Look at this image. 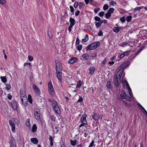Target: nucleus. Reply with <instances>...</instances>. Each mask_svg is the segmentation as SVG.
I'll return each instance as SVG.
<instances>
[{
    "label": "nucleus",
    "instance_id": "1",
    "mask_svg": "<svg viewBox=\"0 0 147 147\" xmlns=\"http://www.w3.org/2000/svg\"><path fill=\"white\" fill-rule=\"evenodd\" d=\"M100 45L99 42H95L88 45L86 48V50H92L99 47Z\"/></svg>",
    "mask_w": 147,
    "mask_h": 147
},
{
    "label": "nucleus",
    "instance_id": "2",
    "mask_svg": "<svg viewBox=\"0 0 147 147\" xmlns=\"http://www.w3.org/2000/svg\"><path fill=\"white\" fill-rule=\"evenodd\" d=\"M48 90L51 96L53 97L55 95V92L52 84V82L50 81L48 84Z\"/></svg>",
    "mask_w": 147,
    "mask_h": 147
},
{
    "label": "nucleus",
    "instance_id": "3",
    "mask_svg": "<svg viewBox=\"0 0 147 147\" xmlns=\"http://www.w3.org/2000/svg\"><path fill=\"white\" fill-rule=\"evenodd\" d=\"M34 117L36 120H41L40 111L39 109L34 111Z\"/></svg>",
    "mask_w": 147,
    "mask_h": 147
},
{
    "label": "nucleus",
    "instance_id": "4",
    "mask_svg": "<svg viewBox=\"0 0 147 147\" xmlns=\"http://www.w3.org/2000/svg\"><path fill=\"white\" fill-rule=\"evenodd\" d=\"M123 85L124 88H126L127 89L129 92H131V89L130 87L129 84L126 80H122L121 81Z\"/></svg>",
    "mask_w": 147,
    "mask_h": 147
},
{
    "label": "nucleus",
    "instance_id": "5",
    "mask_svg": "<svg viewBox=\"0 0 147 147\" xmlns=\"http://www.w3.org/2000/svg\"><path fill=\"white\" fill-rule=\"evenodd\" d=\"M114 85L116 87H118L119 85V81L118 80V78L117 75H115L114 76V78L113 79Z\"/></svg>",
    "mask_w": 147,
    "mask_h": 147
},
{
    "label": "nucleus",
    "instance_id": "6",
    "mask_svg": "<svg viewBox=\"0 0 147 147\" xmlns=\"http://www.w3.org/2000/svg\"><path fill=\"white\" fill-rule=\"evenodd\" d=\"M56 71H62L63 66L62 63L60 62H58L56 64Z\"/></svg>",
    "mask_w": 147,
    "mask_h": 147
},
{
    "label": "nucleus",
    "instance_id": "7",
    "mask_svg": "<svg viewBox=\"0 0 147 147\" xmlns=\"http://www.w3.org/2000/svg\"><path fill=\"white\" fill-rule=\"evenodd\" d=\"M33 88L36 94H39L40 93V91L37 86L34 84L32 85Z\"/></svg>",
    "mask_w": 147,
    "mask_h": 147
},
{
    "label": "nucleus",
    "instance_id": "8",
    "mask_svg": "<svg viewBox=\"0 0 147 147\" xmlns=\"http://www.w3.org/2000/svg\"><path fill=\"white\" fill-rule=\"evenodd\" d=\"M11 106L13 110H17V104L16 100H13L11 101Z\"/></svg>",
    "mask_w": 147,
    "mask_h": 147
},
{
    "label": "nucleus",
    "instance_id": "9",
    "mask_svg": "<svg viewBox=\"0 0 147 147\" xmlns=\"http://www.w3.org/2000/svg\"><path fill=\"white\" fill-rule=\"evenodd\" d=\"M48 100L51 103V104L53 108L58 106L57 101L55 100H52L51 99H49Z\"/></svg>",
    "mask_w": 147,
    "mask_h": 147
},
{
    "label": "nucleus",
    "instance_id": "10",
    "mask_svg": "<svg viewBox=\"0 0 147 147\" xmlns=\"http://www.w3.org/2000/svg\"><path fill=\"white\" fill-rule=\"evenodd\" d=\"M9 123L11 127V131L13 132L15 130L16 126L12 120H10L9 121Z\"/></svg>",
    "mask_w": 147,
    "mask_h": 147
},
{
    "label": "nucleus",
    "instance_id": "11",
    "mask_svg": "<svg viewBox=\"0 0 147 147\" xmlns=\"http://www.w3.org/2000/svg\"><path fill=\"white\" fill-rule=\"evenodd\" d=\"M56 71L57 78L60 82H61L62 78V71Z\"/></svg>",
    "mask_w": 147,
    "mask_h": 147
},
{
    "label": "nucleus",
    "instance_id": "12",
    "mask_svg": "<svg viewBox=\"0 0 147 147\" xmlns=\"http://www.w3.org/2000/svg\"><path fill=\"white\" fill-rule=\"evenodd\" d=\"M20 95L21 99L25 98H27V96L26 94L24 91V90H20Z\"/></svg>",
    "mask_w": 147,
    "mask_h": 147
},
{
    "label": "nucleus",
    "instance_id": "13",
    "mask_svg": "<svg viewBox=\"0 0 147 147\" xmlns=\"http://www.w3.org/2000/svg\"><path fill=\"white\" fill-rule=\"evenodd\" d=\"M78 59L76 57H73L69 60L68 62L71 64L74 63L77 61Z\"/></svg>",
    "mask_w": 147,
    "mask_h": 147
},
{
    "label": "nucleus",
    "instance_id": "14",
    "mask_svg": "<svg viewBox=\"0 0 147 147\" xmlns=\"http://www.w3.org/2000/svg\"><path fill=\"white\" fill-rule=\"evenodd\" d=\"M55 113L58 115H60L61 113V110L58 106L55 107L53 108Z\"/></svg>",
    "mask_w": 147,
    "mask_h": 147
},
{
    "label": "nucleus",
    "instance_id": "15",
    "mask_svg": "<svg viewBox=\"0 0 147 147\" xmlns=\"http://www.w3.org/2000/svg\"><path fill=\"white\" fill-rule=\"evenodd\" d=\"M87 115L85 114H84L82 116L81 119V122L82 123H83V122L85 123H87V121L86 119V117Z\"/></svg>",
    "mask_w": 147,
    "mask_h": 147
},
{
    "label": "nucleus",
    "instance_id": "16",
    "mask_svg": "<svg viewBox=\"0 0 147 147\" xmlns=\"http://www.w3.org/2000/svg\"><path fill=\"white\" fill-rule=\"evenodd\" d=\"M138 106L139 108L140 109V110L143 113L146 114V116H147V112L145 109L139 103L138 104Z\"/></svg>",
    "mask_w": 147,
    "mask_h": 147
},
{
    "label": "nucleus",
    "instance_id": "17",
    "mask_svg": "<svg viewBox=\"0 0 147 147\" xmlns=\"http://www.w3.org/2000/svg\"><path fill=\"white\" fill-rule=\"evenodd\" d=\"M92 117L94 120L97 121L99 120L100 116L99 114L94 113L92 116Z\"/></svg>",
    "mask_w": 147,
    "mask_h": 147
},
{
    "label": "nucleus",
    "instance_id": "18",
    "mask_svg": "<svg viewBox=\"0 0 147 147\" xmlns=\"http://www.w3.org/2000/svg\"><path fill=\"white\" fill-rule=\"evenodd\" d=\"M69 22L70 26H73L76 24V21L74 19L71 17L69 18Z\"/></svg>",
    "mask_w": 147,
    "mask_h": 147
},
{
    "label": "nucleus",
    "instance_id": "19",
    "mask_svg": "<svg viewBox=\"0 0 147 147\" xmlns=\"http://www.w3.org/2000/svg\"><path fill=\"white\" fill-rule=\"evenodd\" d=\"M9 143L10 144V146H15V140L14 138H11V140L9 142Z\"/></svg>",
    "mask_w": 147,
    "mask_h": 147
},
{
    "label": "nucleus",
    "instance_id": "20",
    "mask_svg": "<svg viewBox=\"0 0 147 147\" xmlns=\"http://www.w3.org/2000/svg\"><path fill=\"white\" fill-rule=\"evenodd\" d=\"M23 104L25 106H26L28 104V99L27 98H24L21 99Z\"/></svg>",
    "mask_w": 147,
    "mask_h": 147
},
{
    "label": "nucleus",
    "instance_id": "21",
    "mask_svg": "<svg viewBox=\"0 0 147 147\" xmlns=\"http://www.w3.org/2000/svg\"><path fill=\"white\" fill-rule=\"evenodd\" d=\"M126 97V94L125 92H123L120 94V98L121 99H124Z\"/></svg>",
    "mask_w": 147,
    "mask_h": 147
},
{
    "label": "nucleus",
    "instance_id": "22",
    "mask_svg": "<svg viewBox=\"0 0 147 147\" xmlns=\"http://www.w3.org/2000/svg\"><path fill=\"white\" fill-rule=\"evenodd\" d=\"M31 141L34 144H36L38 143V140L36 138H31Z\"/></svg>",
    "mask_w": 147,
    "mask_h": 147
},
{
    "label": "nucleus",
    "instance_id": "23",
    "mask_svg": "<svg viewBox=\"0 0 147 147\" xmlns=\"http://www.w3.org/2000/svg\"><path fill=\"white\" fill-rule=\"evenodd\" d=\"M103 23L102 21H100L98 22H96L95 23L96 26L97 28H99L100 26Z\"/></svg>",
    "mask_w": 147,
    "mask_h": 147
},
{
    "label": "nucleus",
    "instance_id": "24",
    "mask_svg": "<svg viewBox=\"0 0 147 147\" xmlns=\"http://www.w3.org/2000/svg\"><path fill=\"white\" fill-rule=\"evenodd\" d=\"M121 29V27H115L113 29V31L116 33L118 32Z\"/></svg>",
    "mask_w": 147,
    "mask_h": 147
},
{
    "label": "nucleus",
    "instance_id": "25",
    "mask_svg": "<svg viewBox=\"0 0 147 147\" xmlns=\"http://www.w3.org/2000/svg\"><path fill=\"white\" fill-rule=\"evenodd\" d=\"M89 39L88 35L86 34L85 36L82 39V41L83 42H87Z\"/></svg>",
    "mask_w": 147,
    "mask_h": 147
},
{
    "label": "nucleus",
    "instance_id": "26",
    "mask_svg": "<svg viewBox=\"0 0 147 147\" xmlns=\"http://www.w3.org/2000/svg\"><path fill=\"white\" fill-rule=\"evenodd\" d=\"M111 83V82L110 81L108 80L107 81L106 86L108 89H110L111 88L112 85Z\"/></svg>",
    "mask_w": 147,
    "mask_h": 147
},
{
    "label": "nucleus",
    "instance_id": "27",
    "mask_svg": "<svg viewBox=\"0 0 147 147\" xmlns=\"http://www.w3.org/2000/svg\"><path fill=\"white\" fill-rule=\"evenodd\" d=\"M131 92H129V94L127 95V96H126V99L127 101H131Z\"/></svg>",
    "mask_w": 147,
    "mask_h": 147
},
{
    "label": "nucleus",
    "instance_id": "28",
    "mask_svg": "<svg viewBox=\"0 0 147 147\" xmlns=\"http://www.w3.org/2000/svg\"><path fill=\"white\" fill-rule=\"evenodd\" d=\"M90 55L87 54H84L82 55V57L85 60H88L89 57Z\"/></svg>",
    "mask_w": 147,
    "mask_h": 147
},
{
    "label": "nucleus",
    "instance_id": "29",
    "mask_svg": "<svg viewBox=\"0 0 147 147\" xmlns=\"http://www.w3.org/2000/svg\"><path fill=\"white\" fill-rule=\"evenodd\" d=\"M0 78L1 80V81L4 83H5L7 81V79L5 76H1Z\"/></svg>",
    "mask_w": 147,
    "mask_h": 147
},
{
    "label": "nucleus",
    "instance_id": "30",
    "mask_svg": "<svg viewBox=\"0 0 147 147\" xmlns=\"http://www.w3.org/2000/svg\"><path fill=\"white\" fill-rule=\"evenodd\" d=\"M37 126L36 124H34L33 125L32 128V132H34L36 131L37 129Z\"/></svg>",
    "mask_w": 147,
    "mask_h": 147
},
{
    "label": "nucleus",
    "instance_id": "31",
    "mask_svg": "<svg viewBox=\"0 0 147 147\" xmlns=\"http://www.w3.org/2000/svg\"><path fill=\"white\" fill-rule=\"evenodd\" d=\"M70 142L71 145L73 146H75L77 143V140H71Z\"/></svg>",
    "mask_w": 147,
    "mask_h": 147
},
{
    "label": "nucleus",
    "instance_id": "32",
    "mask_svg": "<svg viewBox=\"0 0 147 147\" xmlns=\"http://www.w3.org/2000/svg\"><path fill=\"white\" fill-rule=\"evenodd\" d=\"M130 63V62L126 61L124 63L122 64V65L125 68H126L129 66Z\"/></svg>",
    "mask_w": 147,
    "mask_h": 147
},
{
    "label": "nucleus",
    "instance_id": "33",
    "mask_svg": "<svg viewBox=\"0 0 147 147\" xmlns=\"http://www.w3.org/2000/svg\"><path fill=\"white\" fill-rule=\"evenodd\" d=\"M49 140L50 142V146H52L53 145V139L52 137L51 136H49Z\"/></svg>",
    "mask_w": 147,
    "mask_h": 147
},
{
    "label": "nucleus",
    "instance_id": "34",
    "mask_svg": "<svg viewBox=\"0 0 147 147\" xmlns=\"http://www.w3.org/2000/svg\"><path fill=\"white\" fill-rule=\"evenodd\" d=\"M95 68L93 67H90V74H94L95 71Z\"/></svg>",
    "mask_w": 147,
    "mask_h": 147
},
{
    "label": "nucleus",
    "instance_id": "35",
    "mask_svg": "<svg viewBox=\"0 0 147 147\" xmlns=\"http://www.w3.org/2000/svg\"><path fill=\"white\" fill-rule=\"evenodd\" d=\"M125 68L122 65H121L120 66V68L119 70V72H123Z\"/></svg>",
    "mask_w": 147,
    "mask_h": 147
},
{
    "label": "nucleus",
    "instance_id": "36",
    "mask_svg": "<svg viewBox=\"0 0 147 147\" xmlns=\"http://www.w3.org/2000/svg\"><path fill=\"white\" fill-rule=\"evenodd\" d=\"M115 9L113 8H110L108 10L107 12L111 14L113 13Z\"/></svg>",
    "mask_w": 147,
    "mask_h": 147
},
{
    "label": "nucleus",
    "instance_id": "37",
    "mask_svg": "<svg viewBox=\"0 0 147 147\" xmlns=\"http://www.w3.org/2000/svg\"><path fill=\"white\" fill-rule=\"evenodd\" d=\"M30 119H28L27 121H26V126L30 128Z\"/></svg>",
    "mask_w": 147,
    "mask_h": 147
},
{
    "label": "nucleus",
    "instance_id": "38",
    "mask_svg": "<svg viewBox=\"0 0 147 147\" xmlns=\"http://www.w3.org/2000/svg\"><path fill=\"white\" fill-rule=\"evenodd\" d=\"M82 81L81 80L78 81L77 83V84L76 88H80L82 85Z\"/></svg>",
    "mask_w": 147,
    "mask_h": 147
},
{
    "label": "nucleus",
    "instance_id": "39",
    "mask_svg": "<svg viewBox=\"0 0 147 147\" xmlns=\"http://www.w3.org/2000/svg\"><path fill=\"white\" fill-rule=\"evenodd\" d=\"M28 100L29 102L30 103H32V96L30 94L28 96Z\"/></svg>",
    "mask_w": 147,
    "mask_h": 147
},
{
    "label": "nucleus",
    "instance_id": "40",
    "mask_svg": "<svg viewBox=\"0 0 147 147\" xmlns=\"http://www.w3.org/2000/svg\"><path fill=\"white\" fill-rule=\"evenodd\" d=\"M50 118L52 121H55L56 117L55 116L53 115H50Z\"/></svg>",
    "mask_w": 147,
    "mask_h": 147
},
{
    "label": "nucleus",
    "instance_id": "41",
    "mask_svg": "<svg viewBox=\"0 0 147 147\" xmlns=\"http://www.w3.org/2000/svg\"><path fill=\"white\" fill-rule=\"evenodd\" d=\"M105 18L107 19H109L111 15V14L107 12L105 14Z\"/></svg>",
    "mask_w": 147,
    "mask_h": 147
},
{
    "label": "nucleus",
    "instance_id": "42",
    "mask_svg": "<svg viewBox=\"0 0 147 147\" xmlns=\"http://www.w3.org/2000/svg\"><path fill=\"white\" fill-rule=\"evenodd\" d=\"M132 17L130 16H127L126 18V20L127 22H129L131 20Z\"/></svg>",
    "mask_w": 147,
    "mask_h": 147
},
{
    "label": "nucleus",
    "instance_id": "43",
    "mask_svg": "<svg viewBox=\"0 0 147 147\" xmlns=\"http://www.w3.org/2000/svg\"><path fill=\"white\" fill-rule=\"evenodd\" d=\"M48 34L50 38H51L53 37L52 32L51 31L48 30Z\"/></svg>",
    "mask_w": 147,
    "mask_h": 147
},
{
    "label": "nucleus",
    "instance_id": "44",
    "mask_svg": "<svg viewBox=\"0 0 147 147\" xmlns=\"http://www.w3.org/2000/svg\"><path fill=\"white\" fill-rule=\"evenodd\" d=\"M144 7L143 6H141L140 7H136L134 8V11H136L137 10H140L142 9Z\"/></svg>",
    "mask_w": 147,
    "mask_h": 147
},
{
    "label": "nucleus",
    "instance_id": "45",
    "mask_svg": "<svg viewBox=\"0 0 147 147\" xmlns=\"http://www.w3.org/2000/svg\"><path fill=\"white\" fill-rule=\"evenodd\" d=\"M109 8V6L107 4H105L103 7V9L104 10H107Z\"/></svg>",
    "mask_w": 147,
    "mask_h": 147
},
{
    "label": "nucleus",
    "instance_id": "46",
    "mask_svg": "<svg viewBox=\"0 0 147 147\" xmlns=\"http://www.w3.org/2000/svg\"><path fill=\"white\" fill-rule=\"evenodd\" d=\"M5 89L7 90H9L10 89L11 85L9 84H7L5 85Z\"/></svg>",
    "mask_w": 147,
    "mask_h": 147
},
{
    "label": "nucleus",
    "instance_id": "47",
    "mask_svg": "<svg viewBox=\"0 0 147 147\" xmlns=\"http://www.w3.org/2000/svg\"><path fill=\"white\" fill-rule=\"evenodd\" d=\"M90 134V131H89L86 130L85 132L84 133V136L85 137H86L89 134Z\"/></svg>",
    "mask_w": 147,
    "mask_h": 147
},
{
    "label": "nucleus",
    "instance_id": "48",
    "mask_svg": "<svg viewBox=\"0 0 147 147\" xmlns=\"http://www.w3.org/2000/svg\"><path fill=\"white\" fill-rule=\"evenodd\" d=\"M120 20L122 23L124 22L125 21V16H123L120 18Z\"/></svg>",
    "mask_w": 147,
    "mask_h": 147
},
{
    "label": "nucleus",
    "instance_id": "49",
    "mask_svg": "<svg viewBox=\"0 0 147 147\" xmlns=\"http://www.w3.org/2000/svg\"><path fill=\"white\" fill-rule=\"evenodd\" d=\"M94 20L96 21H97L98 22L100 21H102V20H101L100 18L97 16H96L94 17Z\"/></svg>",
    "mask_w": 147,
    "mask_h": 147
},
{
    "label": "nucleus",
    "instance_id": "50",
    "mask_svg": "<svg viewBox=\"0 0 147 147\" xmlns=\"http://www.w3.org/2000/svg\"><path fill=\"white\" fill-rule=\"evenodd\" d=\"M27 65H29L30 67L31 68V67H32V65L30 63H24V66H26Z\"/></svg>",
    "mask_w": 147,
    "mask_h": 147
},
{
    "label": "nucleus",
    "instance_id": "51",
    "mask_svg": "<svg viewBox=\"0 0 147 147\" xmlns=\"http://www.w3.org/2000/svg\"><path fill=\"white\" fill-rule=\"evenodd\" d=\"M69 8H70V11L71 13H73L72 14H74V8L72 6L70 5L69 6Z\"/></svg>",
    "mask_w": 147,
    "mask_h": 147
},
{
    "label": "nucleus",
    "instance_id": "52",
    "mask_svg": "<svg viewBox=\"0 0 147 147\" xmlns=\"http://www.w3.org/2000/svg\"><path fill=\"white\" fill-rule=\"evenodd\" d=\"M118 72L119 73V80H120V81H121V78H122V79L123 78L124 76L123 75V76L122 77H121L122 75L123 74V72L121 73V72Z\"/></svg>",
    "mask_w": 147,
    "mask_h": 147
},
{
    "label": "nucleus",
    "instance_id": "53",
    "mask_svg": "<svg viewBox=\"0 0 147 147\" xmlns=\"http://www.w3.org/2000/svg\"><path fill=\"white\" fill-rule=\"evenodd\" d=\"M76 49L78 51L81 50L82 48V45H80L79 46H78L76 47Z\"/></svg>",
    "mask_w": 147,
    "mask_h": 147
},
{
    "label": "nucleus",
    "instance_id": "54",
    "mask_svg": "<svg viewBox=\"0 0 147 147\" xmlns=\"http://www.w3.org/2000/svg\"><path fill=\"white\" fill-rule=\"evenodd\" d=\"M124 55L123 53L121 54L119 56H118L117 57V59H122L124 57Z\"/></svg>",
    "mask_w": 147,
    "mask_h": 147
},
{
    "label": "nucleus",
    "instance_id": "55",
    "mask_svg": "<svg viewBox=\"0 0 147 147\" xmlns=\"http://www.w3.org/2000/svg\"><path fill=\"white\" fill-rule=\"evenodd\" d=\"M131 52V51H126L124 52L123 53L125 56H128L130 53Z\"/></svg>",
    "mask_w": 147,
    "mask_h": 147
},
{
    "label": "nucleus",
    "instance_id": "56",
    "mask_svg": "<svg viewBox=\"0 0 147 147\" xmlns=\"http://www.w3.org/2000/svg\"><path fill=\"white\" fill-rule=\"evenodd\" d=\"M6 3L5 0H0V4L2 5H3Z\"/></svg>",
    "mask_w": 147,
    "mask_h": 147
},
{
    "label": "nucleus",
    "instance_id": "57",
    "mask_svg": "<svg viewBox=\"0 0 147 147\" xmlns=\"http://www.w3.org/2000/svg\"><path fill=\"white\" fill-rule=\"evenodd\" d=\"M110 4L112 6H114L116 4V3L114 1H112L110 2Z\"/></svg>",
    "mask_w": 147,
    "mask_h": 147
},
{
    "label": "nucleus",
    "instance_id": "58",
    "mask_svg": "<svg viewBox=\"0 0 147 147\" xmlns=\"http://www.w3.org/2000/svg\"><path fill=\"white\" fill-rule=\"evenodd\" d=\"M100 10V8L98 7H96L94 9V11L95 13H97Z\"/></svg>",
    "mask_w": 147,
    "mask_h": 147
},
{
    "label": "nucleus",
    "instance_id": "59",
    "mask_svg": "<svg viewBox=\"0 0 147 147\" xmlns=\"http://www.w3.org/2000/svg\"><path fill=\"white\" fill-rule=\"evenodd\" d=\"M94 140H92L91 143L90 144L88 147H92L94 145Z\"/></svg>",
    "mask_w": 147,
    "mask_h": 147
},
{
    "label": "nucleus",
    "instance_id": "60",
    "mask_svg": "<svg viewBox=\"0 0 147 147\" xmlns=\"http://www.w3.org/2000/svg\"><path fill=\"white\" fill-rule=\"evenodd\" d=\"M74 7L75 8H77L78 5V1H76L74 5Z\"/></svg>",
    "mask_w": 147,
    "mask_h": 147
},
{
    "label": "nucleus",
    "instance_id": "61",
    "mask_svg": "<svg viewBox=\"0 0 147 147\" xmlns=\"http://www.w3.org/2000/svg\"><path fill=\"white\" fill-rule=\"evenodd\" d=\"M105 14V12L103 11L100 12L99 13V15L100 16L102 17Z\"/></svg>",
    "mask_w": 147,
    "mask_h": 147
},
{
    "label": "nucleus",
    "instance_id": "62",
    "mask_svg": "<svg viewBox=\"0 0 147 147\" xmlns=\"http://www.w3.org/2000/svg\"><path fill=\"white\" fill-rule=\"evenodd\" d=\"M84 6V4L83 3L80 2L79 3V7L80 9H81V8H82Z\"/></svg>",
    "mask_w": 147,
    "mask_h": 147
},
{
    "label": "nucleus",
    "instance_id": "63",
    "mask_svg": "<svg viewBox=\"0 0 147 147\" xmlns=\"http://www.w3.org/2000/svg\"><path fill=\"white\" fill-rule=\"evenodd\" d=\"M28 59L30 61H32L33 59V57L30 55L28 56Z\"/></svg>",
    "mask_w": 147,
    "mask_h": 147
},
{
    "label": "nucleus",
    "instance_id": "64",
    "mask_svg": "<svg viewBox=\"0 0 147 147\" xmlns=\"http://www.w3.org/2000/svg\"><path fill=\"white\" fill-rule=\"evenodd\" d=\"M80 43V40L78 37H77L76 39V45H79Z\"/></svg>",
    "mask_w": 147,
    "mask_h": 147
}]
</instances>
